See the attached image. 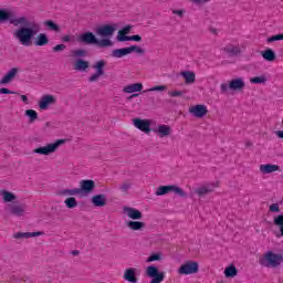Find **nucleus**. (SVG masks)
Here are the masks:
<instances>
[{"instance_id":"24","label":"nucleus","mask_w":283,"mask_h":283,"mask_svg":"<svg viewBox=\"0 0 283 283\" xmlns=\"http://www.w3.org/2000/svg\"><path fill=\"white\" fill-rule=\"evenodd\" d=\"M124 94H135V92H143V83H133L124 86Z\"/></svg>"},{"instance_id":"9","label":"nucleus","mask_w":283,"mask_h":283,"mask_svg":"<svg viewBox=\"0 0 283 283\" xmlns=\"http://www.w3.org/2000/svg\"><path fill=\"white\" fill-rule=\"evenodd\" d=\"M52 105H56V96L52 94L42 95L38 102L39 109H41L42 112L50 109Z\"/></svg>"},{"instance_id":"2","label":"nucleus","mask_w":283,"mask_h":283,"mask_svg":"<svg viewBox=\"0 0 283 283\" xmlns=\"http://www.w3.org/2000/svg\"><path fill=\"white\" fill-rule=\"evenodd\" d=\"M39 32H41V25H39L36 22H33L30 27H22L18 29L13 35L14 39L19 41L20 45L30 48V45H32V39H34Z\"/></svg>"},{"instance_id":"32","label":"nucleus","mask_w":283,"mask_h":283,"mask_svg":"<svg viewBox=\"0 0 283 283\" xmlns=\"http://www.w3.org/2000/svg\"><path fill=\"white\" fill-rule=\"evenodd\" d=\"M261 56L264 59V61H269L270 63H273V61L276 59L275 51L272 49L261 52Z\"/></svg>"},{"instance_id":"41","label":"nucleus","mask_w":283,"mask_h":283,"mask_svg":"<svg viewBox=\"0 0 283 283\" xmlns=\"http://www.w3.org/2000/svg\"><path fill=\"white\" fill-rule=\"evenodd\" d=\"M274 224L280 228L281 235H283V214H279L274 218Z\"/></svg>"},{"instance_id":"26","label":"nucleus","mask_w":283,"mask_h":283,"mask_svg":"<svg viewBox=\"0 0 283 283\" xmlns=\"http://www.w3.org/2000/svg\"><path fill=\"white\" fill-rule=\"evenodd\" d=\"M180 76L185 80L186 85H193L196 83V73L193 71H182Z\"/></svg>"},{"instance_id":"44","label":"nucleus","mask_w":283,"mask_h":283,"mask_svg":"<svg viewBox=\"0 0 283 283\" xmlns=\"http://www.w3.org/2000/svg\"><path fill=\"white\" fill-rule=\"evenodd\" d=\"M147 92H167V85H157L147 90Z\"/></svg>"},{"instance_id":"47","label":"nucleus","mask_w":283,"mask_h":283,"mask_svg":"<svg viewBox=\"0 0 283 283\" xmlns=\"http://www.w3.org/2000/svg\"><path fill=\"white\" fill-rule=\"evenodd\" d=\"M73 55L76 56L77 59H81L83 56H87V51L83 50V49H78L73 51Z\"/></svg>"},{"instance_id":"56","label":"nucleus","mask_w":283,"mask_h":283,"mask_svg":"<svg viewBox=\"0 0 283 283\" xmlns=\"http://www.w3.org/2000/svg\"><path fill=\"white\" fill-rule=\"evenodd\" d=\"M172 14H177L178 17H182L185 14V11H182V10H174Z\"/></svg>"},{"instance_id":"55","label":"nucleus","mask_w":283,"mask_h":283,"mask_svg":"<svg viewBox=\"0 0 283 283\" xmlns=\"http://www.w3.org/2000/svg\"><path fill=\"white\" fill-rule=\"evenodd\" d=\"M62 41H63L64 43H70V41H72V36H71V35H64V36L62 38Z\"/></svg>"},{"instance_id":"57","label":"nucleus","mask_w":283,"mask_h":283,"mask_svg":"<svg viewBox=\"0 0 283 283\" xmlns=\"http://www.w3.org/2000/svg\"><path fill=\"white\" fill-rule=\"evenodd\" d=\"M275 136H277V138H283V130H276Z\"/></svg>"},{"instance_id":"39","label":"nucleus","mask_w":283,"mask_h":283,"mask_svg":"<svg viewBox=\"0 0 283 283\" xmlns=\"http://www.w3.org/2000/svg\"><path fill=\"white\" fill-rule=\"evenodd\" d=\"M44 25L49 28V30H51L52 32H61V28L59 27V24L54 23V21L52 20L45 21Z\"/></svg>"},{"instance_id":"35","label":"nucleus","mask_w":283,"mask_h":283,"mask_svg":"<svg viewBox=\"0 0 283 283\" xmlns=\"http://www.w3.org/2000/svg\"><path fill=\"white\" fill-rule=\"evenodd\" d=\"M12 19V11L8 9H0V23L3 21H10Z\"/></svg>"},{"instance_id":"8","label":"nucleus","mask_w":283,"mask_h":283,"mask_svg":"<svg viewBox=\"0 0 283 283\" xmlns=\"http://www.w3.org/2000/svg\"><path fill=\"white\" fill-rule=\"evenodd\" d=\"M107 62L105 60H98L93 64V70L95 73L88 77L90 83H96L102 76H105V67Z\"/></svg>"},{"instance_id":"22","label":"nucleus","mask_w":283,"mask_h":283,"mask_svg":"<svg viewBox=\"0 0 283 283\" xmlns=\"http://www.w3.org/2000/svg\"><path fill=\"white\" fill-rule=\"evenodd\" d=\"M94 207H105L107 205V197L104 193L95 195L91 198Z\"/></svg>"},{"instance_id":"58","label":"nucleus","mask_w":283,"mask_h":283,"mask_svg":"<svg viewBox=\"0 0 283 283\" xmlns=\"http://www.w3.org/2000/svg\"><path fill=\"white\" fill-rule=\"evenodd\" d=\"M193 3H207V0H191Z\"/></svg>"},{"instance_id":"51","label":"nucleus","mask_w":283,"mask_h":283,"mask_svg":"<svg viewBox=\"0 0 283 283\" xmlns=\"http://www.w3.org/2000/svg\"><path fill=\"white\" fill-rule=\"evenodd\" d=\"M129 41H136L137 43H140V41H143V38L140 35H130Z\"/></svg>"},{"instance_id":"42","label":"nucleus","mask_w":283,"mask_h":283,"mask_svg":"<svg viewBox=\"0 0 283 283\" xmlns=\"http://www.w3.org/2000/svg\"><path fill=\"white\" fill-rule=\"evenodd\" d=\"M128 52L129 54H132V52H136V54H145V49L138 45H132V46H128Z\"/></svg>"},{"instance_id":"52","label":"nucleus","mask_w":283,"mask_h":283,"mask_svg":"<svg viewBox=\"0 0 283 283\" xmlns=\"http://www.w3.org/2000/svg\"><path fill=\"white\" fill-rule=\"evenodd\" d=\"M0 94H14V92L10 91L9 88L2 87L0 88Z\"/></svg>"},{"instance_id":"3","label":"nucleus","mask_w":283,"mask_h":283,"mask_svg":"<svg viewBox=\"0 0 283 283\" xmlns=\"http://www.w3.org/2000/svg\"><path fill=\"white\" fill-rule=\"evenodd\" d=\"M283 262L282 253H275L273 251H268L264 253L263 258L260 259L261 266L266 269H277Z\"/></svg>"},{"instance_id":"48","label":"nucleus","mask_w":283,"mask_h":283,"mask_svg":"<svg viewBox=\"0 0 283 283\" xmlns=\"http://www.w3.org/2000/svg\"><path fill=\"white\" fill-rule=\"evenodd\" d=\"M268 43H273L275 41H283V33L281 34H276V35H272L271 38H268Z\"/></svg>"},{"instance_id":"18","label":"nucleus","mask_w":283,"mask_h":283,"mask_svg":"<svg viewBox=\"0 0 283 283\" xmlns=\"http://www.w3.org/2000/svg\"><path fill=\"white\" fill-rule=\"evenodd\" d=\"M95 187H96V184L94 182V180L86 179V180L80 181V188L77 189L81 190V193H92Z\"/></svg>"},{"instance_id":"37","label":"nucleus","mask_w":283,"mask_h":283,"mask_svg":"<svg viewBox=\"0 0 283 283\" xmlns=\"http://www.w3.org/2000/svg\"><path fill=\"white\" fill-rule=\"evenodd\" d=\"M266 81H269V77H266V75H261V76H255L250 78V83L254 85H262L266 83Z\"/></svg>"},{"instance_id":"34","label":"nucleus","mask_w":283,"mask_h":283,"mask_svg":"<svg viewBox=\"0 0 283 283\" xmlns=\"http://www.w3.org/2000/svg\"><path fill=\"white\" fill-rule=\"evenodd\" d=\"M64 205L66 209H76L78 207V201H76V198L69 197L64 200Z\"/></svg>"},{"instance_id":"54","label":"nucleus","mask_w":283,"mask_h":283,"mask_svg":"<svg viewBox=\"0 0 283 283\" xmlns=\"http://www.w3.org/2000/svg\"><path fill=\"white\" fill-rule=\"evenodd\" d=\"M132 30L130 25L125 27L123 30H120L119 32H124V34H129V31Z\"/></svg>"},{"instance_id":"15","label":"nucleus","mask_w":283,"mask_h":283,"mask_svg":"<svg viewBox=\"0 0 283 283\" xmlns=\"http://www.w3.org/2000/svg\"><path fill=\"white\" fill-rule=\"evenodd\" d=\"M25 209L27 206L24 203L9 205V212L17 218H23V216H25Z\"/></svg>"},{"instance_id":"21","label":"nucleus","mask_w":283,"mask_h":283,"mask_svg":"<svg viewBox=\"0 0 283 283\" xmlns=\"http://www.w3.org/2000/svg\"><path fill=\"white\" fill-rule=\"evenodd\" d=\"M136 268H128L124 271V280L129 283H138V279L136 277Z\"/></svg>"},{"instance_id":"28","label":"nucleus","mask_w":283,"mask_h":283,"mask_svg":"<svg viewBox=\"0 0 283 283\" xmlns=\"http://www.w3.org/2000/svg\"><path fill=\"white\" fill-rule=\"evenodd\" d=\"M10 23H12V25H27V28H30V24L28 22V18L27 17H20V18H14V15L11 17V19H9Z\"/></svg>"},{"instance_id":"50","label":"nucleus","mask_w":283,"mask_h":283,"mask_svg":"<svg viewBox=\"0 0 283 283\" xmlns=\"http://www.w3.org/2000/svg\"><path fill=\"white\" fill-rule=\"evenodd\" d=\"M64 50H65V44H57L52 49L53 52H63Z\"/></svg>"},{"instance_id":"60","label":"nucleus","mask_w":283,"mask_h":283,"mask_svg":"<svg viewBox=\"0 0 283 283\" xmlns=\"http://www.w3.org/2000/svg\"><path fill=\"white\" fill-rule=\"evenodd\" d=\"M71 253H72V255H78V251H76V250L72 251Z\"/></svg>"},{"instance_id":"33","label":"nucleus","mask_w":283,"mask_h":283,"mask_svg":"<svg viewBox=\"0 0 283 283\" xmlns=\"http://www.w3.org/2000/svg\"><path fill=\"white\" fill-rule=\"evenodd\" d=\"M0 196H2L3 202H14L17 200V195L8 190H1Z\"/></svg>"},{"instance_id":"10","label":"nucleus","mask_w":283,"mask_h":283,"mask_svg":"<svg viewBox=\"0 0 283 283\" xmlns=\"http://www.w3.org/2000/svg\"><path fill=\"white\" fill-rule=\"evenodd\" d=\"M219 187H220V182L218 181L206 184L197 188L195 190V193H197V196L202 198V196H208V193H213V191H216V189H218Z\"/></svg>"},{"instance_id":"7","label":"nucleus","mask_w":283,"mask_h":283,"mask_svg":"<svg viewBox=\"0 0 283 283\" xmlns=\"http://www.w3.org/2000/svg\"><path fill=\"white\" fill-rule=\"evenodd\" d=\"M145 275L150 279L149 283H161L165 281V272H160L156 265H148L145 269Z\"/></svg>"},{"instance_id":"31","label":"nucleus","mask_w":283,"mask_h":283,"mask_svg":"<svg viewBox=\"0 0 283 283\" xmlns=\"http://www.w3.org/2000/svg\"><path fill=\"white\" fill-rule=\"evenodd\" d=\"M128 54H130L129 48H123L113 50L111 56H113V59H123V56H127Z\"/></svg>"},{"instance_id":"30","label":"nucleus","mask_w":283,"mask_h":283,"mask_svg":"<svg viewBox=\"0 0 283 283\" xmlns=\"http://www.w3.org/2000/svg\"><path fill=\"white\" fill-rule=\"evenodd\" d=\"M81 189L74 188V189H62L57 192V196H62L64 198H70L72 196H80Z\"/></svg>"},{"instance_id":"16","label":"nucleus","mask_w":283,"mask_h":283,"mask_svg":"<svg viewBox=\"0 0 283 283\" xmlns=\"http://www.w3.org/2000/svg\"><path fill=\"white\" fill-rule=\"evenodd\" d=\"M19 72H21V69L19 67H12L9 70L0 80V85H8L12 83L13 78H17V74H19Z\"/></svg>"},{"instance_id":"19","label":"nucleus","mask_w":283,"mask_h":283,"mask_svg":"<svg viewBox=\"0 0 283 283\" xmlns=\"http://www.w3.org/2000/svg\"><path fill=\"white\" fill-rule=\"evenodd\" d=\"M154 132L159 138H167L174 130L171 129V126L163 124L157 126Z\"/></svg>"},{"instance_id":"40","label":"nucleus","mask_w":283,"mask_h":283,"mask_svg":"<svg viewBox=\"0 0 283 283\" xmlns=\"http://www.w3.org/2000/svg\"><path fill=\"white\" fill-rule=\"evenodd\" d=\"M160 260H163V253L158 252L150 254L146 262H160Z\"/></svg>"},{"instance_id":"13","label":"nucleus","mask_w":283,"mask_h":283,"mask_svg":"<svg viewBox=\"0 0 283 283\" xmlns=\"http://www.w3.org/2000/svg\"><path fill=\"white\" fill-rule=\"evenodd\" d=\"M133 125L144 134L151 132V122L149 119L135 118L133 119Z\"/></svg>"},{"instance_id":"4","label":"nucleus","mask_w":283,"mask_h":283,"mask_svg":"<svg viewBox=\"0 0 283 283\" xmlns=\"http://www.w3.org/2000/svg\"><path fill=\"white\" fill-rule=\"evenodd\" d=\"M66 143L65 139H56L54 143H49L45 146H41L39 148L33 149V154H39V156H50L52 154H56L60 147Z\"/></svg>"},{"instance_id":"61","label":"nucleus","mask_w":283,"mask_h":283,"mask_svg":"<svg viewBox=\"0 0 283 283\" xmlns=\"http://www.w3.org/2000/svg\"><path fill=\"white\" fill-rule=\"evenodd\" d=\"M212 33H213V34H217V31H216V29H213V30H212Z\"/></svg>"},{"instance_id":"23","label":"nucleus","mask_w":283,"mask_h":283,"mask_svg":"<svg viewBox=\"0 0 283 283\" xmlns=\"http://www.w3.org/2000/svg\"><path fill=\"white\" fill-rule=\"evenodd\" d=\"M126 227L130 231H143V229H145L146 224L143 221L128 220V221H126Z\"/></svg>"},{"instance_id":"11","label":"nucleus","mask_w":283,"mask_h":283,"mask_svg":"<svg viewBox=\"0 0 283 283\" xmlns=\"http://www.w3.org/2000/svg\"><path fill=\"white\" fill-rule=\"evenodd\" d=\"M199 265L198 262L188 261L187 263L182 264L179 270V275H193V273H198Z\"/></svg>"},{"instance_id":"25","label":"nucleus","mask_w":283,"mask_h":283,"mask_svg":"<svg viewBox=\"0 0 283 283\" xmlns=\"http://www.w3.org/2000/svg\"><path fill=\"white\" fill-rule=\"evenodd\" d=\"M43 232H17L13 234L15 240H29V238H36L42 235Z\"/></svg>"},{"instance_id":"29","label":"nucleus","mask_w":283,"mask_h":283,"mask_svg":"<svg viewBox=\"0 0 283 283\" xmlns=\"http://www.w3.org/2000/svg\"><path fill=\"white\" fill-rule=\"evenodd\" d=\"M48 43H50V39L45 33H40L34 40V45L38 48H43L44 45H48Z\"/></svg>"},{"instance_id":"59","label":"nucleus","mask_w":283,"mask_h":283,"mask_svg":"<svg viewBox=\"0 0 283 283\" xmlns=\"http://www.w3.org/2000/svg\"><path fill=\"white\" fill-rule=\"evenodd\" d=\"M138 96V94L137 93H134L133 95H130L129 97H128V101H132V98H136Z\"/></svg>"},{"instance_id":"38","label":"nucleus","mask_w":283,"mask_h":283,"mask_svg":"<svg viewBox=\"0 0 283 283\" xmlns=\"http://www.w3.org/2000/svg\"><path fill=\"white\" fill-rule=\"evenodd\" d=\"M226 277H235L238 275V269L234 265H230L224 270Z\"/></svg>"},{"instance_id":"36","label":"nucleus","mask_w":283,"mask_h":283,"mask_svg":"<svg viewBox=\"0 0 283 283\" xmlns=\"http://www.w3.org/2000/svg\"><path fill=\"white\" fill-rule=\"evenodd\" d=\"M24 115L28 116L29 123H34V120H39V113L34 109H27Z\"/></svg>"},{"instance_id":"17","label":"nucleus","mask_w":283,"mask_h":283,"mask_svg":"<svg viewBox=\"0 0 283 283\" xmlns=\"http://www.w3.org/2000/svg\"><path fill=\"white\" fill-rule=\"evenodd\" d=\"M123 213L126 216V218H129L130 220H143V212L136 208L132 207H124Z\"/></svg>"},{"instance_id":"49","label":"nucleus","mask_w":283,"mask_h":283,"mask_svg":"<svg viewBox=\"0 0 283 283\" xmlns=\"http://www.w3.org/2000/svg\"><path fill=\"white\" fill-rule=\"evenodd\" d=\"M270 211H272V213H280V205L277 203H272L270 206Z\"/></svg>"},{"instance_id":"27","label":"nucleus","mask_w":283,"mask_h":283,"mask_svg":"<svg viewBox=\"0 0 283 283\" xmlns=\"http://www.w3.org/2000/svg\"><path fill=\"white\" fill-rule=\"evenodd\" d=\"M260 171L264 176L268 174H274V171H280V166L273 164H264L260 166Z\"/></svg>"},{"instance_id":"6","label":"nucleus","mask_w":283,"mask_h":283,"mask_svg":"<svg viewBox=\"0 0 283 283\" xmlns=\"http://www.w3.org/2000/svg\"><path fill=\"white\" fill-rule=\"evenodd\" d=\"M167 193H176L180 198H187V192L178 186H159L155 191V196H167Z\"/></svg>"},{"instance_id":"53","label":"nucleus","mask_w":283,"mask_h":283,"mask_svg":"<svg viewBox=\"0 0 283 283\" xmlns=\"http://www.w3.org/2000/svg\"><path fill=\"white\" fill-rule=\"evenodd\" d=\"M20 98H21V101H23V103H24L25 105H30V99H28V96H27V95H21Z\"/></svg>"},{"instance_id":"20","label":"nucleus","mask_w":283,"mask_h":283,"mask_svg":"<svg viewBox=\"0 0 283 283\" xmlns=\"http://www.w3.org/2000/svg\"><path fill=\"white\" fill-rule=\"evenodd\" d=\"M73 70L75 72H87V70H90V62L83 59H77L73 63Z\"/></svg>"},{"instance_id":"5","label":"nucleus","mask_w":283,"mask_h":283,"mask_svg":"<svg viewBox=\"0 0 283 283\" xmlns=\"http://www.w3.org/2000/svg\"><path fill=\"white\" fill-rule=\"evenodd\" d=\"M244 87H247V83L244 82V78H242V77L231 80L228 84L222 83L220 85L221 94H227V92H229V90H231L232 92H242V90H244Z\"/></svg>"},{"instance_id":"43","label":"nucleus","mask_w":283,"mask_h":283,"mask_svg":"<svg viewBox=\"0 0 283 283\" xmlns=\"http://www.w3.org/2000/svg\"><path fill=\"white\" fill-rule=\"evenodd\" d=\"M185 94H187V92H185V91H169L168 92V96H170V98H178L180 96H185Z\"/></svg>"},{"instance_id":"45","label":"nucleus","mask_w":283,"mask_h":283,"mask_svg":"<svg viewBox=\"0 0 283 283\" xmlns=\"http://www.w3.org/2000/svg\"><path fill=\"white\" fill-rule=\"evenodd\" d=\"M117 41H119V43H123L125 41H129V36H127V33H125L123 31H118Z\"/></svg>"},{"instance_id":"12","label":"nucleus","mask_w":283,"mask_h":283,"mask_svg":"<svg viewBox=\"0 0 283 283\" xmlns=\"http://www.w3.org/2000/svg\"><path fill=\"white\" fill-rule=\"evenodd\" d=\"M222 51L224 52V54H228V56H240V54H242V52L244 51V45L242 44H227Z\"/></svg>"},{"instance_id":"14","label":"nucleus","mask_w":283,"mask_h":283,"mask_svg":"<svg viewBox=\"0 0 283 283\" xmlns=\"http://www.w3.org/2000/svg\"><path fill=\"white\" fill-rule=\"evenodd\" d=\"M189 114L193 115L195 118H205L206 114H209L206 105L198 104L189 108Z\"/></svg>"},{"instance_id":"46","label":"nucleus","mask_w":283,"mask_h":283,"mask_svg":"<svg viewBox=\"0 0 283 283\" xmlns=\"http://www.w3.org/2000/svg\"><path fill=\"white\" fill-rule=\"evenodd\" d=\"M129 189H132V184L124 181L120 186H119V190L123 193H127V191H129Z\"/></svg>"},{"instance_id":"1","label":"nucleus","mask_w":283,"mask_h":283,"mask_svg":"<svg viewBox=\"0 0 283 283\" xmlns=\"http://www.w3.org/2000/svg\"><path fill=\"white\" fill-rule=\"evenodd\" d=\"M114 32H116V24H105L98 27L96 29L97 36L102 39L98 40L96 35L92 32H86L80 36L81 43H85L86 45H96L97 48H112L114 42H112V38L114 36Z\"/></svg>"}]
</instances>
